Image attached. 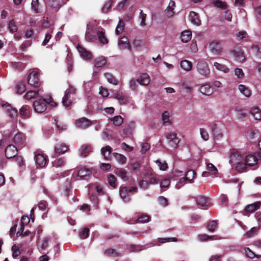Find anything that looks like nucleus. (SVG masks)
<instances>
[{"instance_id":"1","label":"nucleus","mask_w":261,"mask_h":261,"mask_svg":"<svg viewBox=\"0 0 261 261\" xmlns=\"http://www.w3.org/2000/svg\"><path fill=\"white\" fill-rule=\"evenodd\" d=\"M257 158L255 155L249 154L245 158L243 156V163L237 164V170L243 172L246 169L247 166H253L257 163Z\"/></svg>"},{"instance_id":"2","label":"nucleus","mask_w":261,"mask_h":261,"mask_svg":"<svg viewBox=\"0 0 261 261\" xmlns=\"http://www.w3.org/2000/svg\"><path fill=\"white\" fill-rule=\"evenodd\" d=\"M28 85L31 87L38 88L41 85V82L39 78V72L38 69H34L28 75L27 78Z\"/></svg>"},{"instance_id":"3","label":"nucleus","mask_w":261,"mask_h":261,"mask_svg":"<svg viewBox=\"0 0 261 261\" xmlns=\"http://www.w3.org/2000/svg\"><path fill=\"white\" fill-rule=\"evenodd\" d=\"M13 142L18 149H21L26 145V136L22 133L18 132L13 138Z\"/></svg>"},{"instance_id":"4","label":"nucleus","mask_w":261,"mask_h":261,"mask_svg":"<svg viewBox=\"0 0 261 261\" xmlns=\"http://www.w3.org/2000/svg\"><path fill=\"white\" fill-rule=\"evenodd\" d=\"M197 70L201 75L207 77L210 73L208 64L204 60L199 61L197 63Z\"/></svg>"},{"instance_id":"5","label":"nucleus","mask_w":261,"mask_h":261,"mask_svg":"<svg viewBox=\"0 0 261 261\" xmlns=\"http://www.w3.org/2000/svg\"><path fill=\"white\" fill-rule=\"evenodd\" d=\"M33 107L35 112L38 113L44 112L47 108L45 99H40L34 101Z\"/></svg>"},{"instance_id":"6","label":"nucleus","mask_w":261,"mask_h":261,"mask_svg":"<svg viewBox=\"0 0 261 261\" xmlns=\"http://www.w3.org/2000/svg\"><path fill=\"white\" fill-rule=\"evenodd\" d=\"M18 149V148L13 144L8 145L5 151L6 158L8 159L14 158L17 154Z\"/></svg>"},{"instance_id":"7","label":"nucleus","mask_w":261,"mask_h":261,"mask_svg":"<svg viewBox=\"0 0 261 261\" xmlns=\"http://www.w3.org/2000/svg\"><path fill=\"white\" fill-rule=\"evenodd\" d=\"M210 48L212 53L215 55H219L222 51V45L218 41H213L210 44Z\"/></svg>"},{"instance_id":"8","label":"nucleus","mask_w":261,"mask_h":261,"mask_svg":"<svg viewBox=\"0 0 261 261\" xmlns=\"http://www.w3.org/2000/svg\"><path fill=\"white\" fill-rule=\"evenodd\" d=\"M47 158L46 155L38 153L35 154L34 159L36 164L40 167L42 168L45 167L47 163Z\"/></svg>"},{"instance_id":"9","label":"nucleus","mask_w":261,"mask_h":261,"mask_svg":"<svg viewBox=\"0 0 261 261\" xmlns=\"http://www.w3.org/2000/svg\"><path fill=\"white\" fill-rule=\"evenodd\" d=\"M243 156L241 155L238 152H232L230 155L229 162L231 164H235L237 168V164L243 163Z\"/></svg>"},{"instance_id":"10","label":"nucleus","mask_w":261,"mask_h":261,"mask_svg":"<svg viewBox=\"0 0 261 261\" xmlns=\"http://www.w3.org/2000/svg\"><path fill=\"white\" fill-rule=\"evenodd\" d=\"M232 53L236 61L242 62L246 60L244 53L241 48L238 47L232 50Z\"/></svg>"},{"instance_id":"11","label":"nucleus","mask_w":261,"mask_h":261,"mask_svg":"<svg viewBox=\"0 0 261 261\" xmlns=\"http://www.w3.org/2000/svg\"><path fill=\"white\" fill-rule=\"evenodd\" d=\"M92 172V168H88L85 167L81 168L78 172L77 176L82 179H86L89 177Z\"/></svg>"},{"instance_id":"12","label":"nucleus","mask_w":261,"mask_h":261,"mask_svg":"<svg viewBox=\"0 0 261 261\" xmlns=\"http://www.w3.org/2000/svg\"><path fill=\"white\" fill-rule=\"evenodd\" d=\"M261 205L260 201H256L253 203L247 205L245 209L244 215H247V213H253L258 210Z\"/></svg>"},{"instance_id":"13","label":"nucleus","mask_w":261,"mask_h":261,"mask_svg":"<svg viewBox=\"0 0 261 261\" xmlns=\"http://www.w3.org/2000/svg\"><path fill=\"white\" fill-rule=\"evenodd\" d=\"M91 122L89 119L83 117L76 121L75 124L77 127L86 128L91 125Z\"/></svg>"},{"instance_id":"14","label":"nucleus","mask_w":261,"mask_h":261,"mask_svg":"<svg viewBox=\"0 0 261 261\" xmlns=\"http://www.w3.org/2000/svg\"><path fill=\"white\" fill-rule=\"evenodd\" d=\"M210 127L215 139H219L223 136V134L221 129L218 127L216 123H212L210 125Z\"/></svg>"},{"instance_id":"15","label":"nucleus","mask_w":261,"mask_h":261,"mask_svg":"<svg viewBox=\"0 0 261 261\" xmlns=\"http://www.w3.org/2000/svg\"><path fill=\"white\" fill-rule=\"evenodd\" d=\"M92 148L90 144H83L79 149L80 155L82 157H86L92 151Z\"/></svg>"},{"instance_id":"16","label":"nucleus","mask_w":261,"mask_h":261,"mask_svg":"<svg viewBox=\"0 0 261 261\" xmlns=\"http://www.w3.org/2000/svg\"><path fill=\"white\" fill-rule=\"evenodd\" d=\"M77 48L79 52L80 53L81 56L84 59L89 60L92 58V55L91 53L88 50H87L86 48L83 47L82 46L78 44L77 46Z\"/></svg>"},{"instance_id":"17","label":"nucleus","mask_w":261,"mask_h":261,"mask_svg":"<svg viewBox=\"0 0 261 261\" xmlns=\"http://www.w3.org/2000/svg\"><path fill=\"white\" fill-rule=\"evenodd\" d=\"M197 204L201 207H206L209 203L210 199L203 195H199L195 198Z\"/></svg>"},{"instance_id":"18","label":"nucleus","mask_w":261,"mask_h":261,"mask_svg":"<svg viewBox=\"0 0 261 261\" xmlns=\"http://www.w3.org/2000/svg\"><path fill=\"white\" fill-rule=\"evenodd\" d=\"M119 194L121 198L124 202H128L130 201V197L129 195L128 188L126 187H120Z\"/></svg>"},{"instance_id":"19","label":"nucleus","mask_w":261,"mask_h":261,"mask_svg":"<svg viewBox=\"0 0 261 261\" xmlns=\"http://www.w3.org/2000/svg\"><path fill=\"white\" fill-rule=\"evenodd\" d=\"M69 149L68 146L64 143H58L55 146V152L60 154L65 153Z\"/></svg>"},{"instance_id":"20","label":"nucleus","mask_w":261,"mask_h":261,"mask_svg":"<svg viewBox=\"0 0 261 261\" xmlns=\"http://www.w3.org/2000/svg\"><path fill=\"white\" fill-rule=\"evenodd\" d=\"M112 151V148L111 146L107 145L102 147L101 149V153L103 156L105 160H110L111 159V153Z\"/></svg>"},{"instance_id":"21","label":"nucleus","mask_w":261,"mask_h":261,"mask_svg":"<svg viewBox=\"0 0 261 261\" xmlns=\"http://www.w3.org/2000/svg\"><path fill=\"white\" fill-rule=\"evenodd\" d=\"M200 92L205 95H211L213 93V88L208 84L201 86L200 88Z\"/></svg>"},{"instance_id":"22","label":"nucleus","mask_w":261,"mask_h":261,"mask_svg":"<svg viewBox=\"0 0 261 261\" xmlns=\"http://www.w3.org/2000/svg\"><path fill=\"white\" fill-rule=\"evenodd\" d=\"M119 46L120 49H124L125 48L128 49L130 50V45L129 43L128 40L126 37H123L120 38L118 42Z\"/></svg>"},{"instance_id":"23","label":"nucleus","mask_w":261,"mask_h":261,"mask_svg":"<svg viewBox=\"0 0 261 261\" xmlns=\"http://www.w3.org/2000/svg\"><path fill=\"white\" fill-rule=\"evenodd\" d=\"M137 82L142 85H147L150 83V77L146 73L141 74L140 76L137 79Z\"/></svg>"},{"instance_id":"24","label":"nucleus","mask_w":261,"mask_h":261,"mask_svg":"<svg viewBox=\"0 0 261 261\" xmlns=\"http://www.w3.org/2000/svg\"><path fill=\"white\" fill-rule=\"evenodd\" d=\"M191 21L192 23L196 25H200L201 24V21L199 18L198 14L194 11H191L189 14Z\"/></svg>"},{"instance_id":"25","label":"nucleus","mask_w":261,"mask_h":261,"mask_svg":"<svg viewBox=\"0 0 261 261\" xmlns=\"http://www.w3.org/2000/svg\"><path fill=\"white\" fill-rule=\"evenodd\" d=\"M114 98L118 100L121 105L126 104L127 102V97L124 95L122 93H116L113 95Z\"/></svg>"},{"instance_id":"26","label":"nucleus","mask_w":261,"mask_h":261,"mask_svg":"<svg viewBox=\"0 0 261 261\" xmlns=\"http://www.w3.org/2000/svg\"><path fill=\"white\" fill-rule=\"evenodd\" d=\"M181 40L182 42L187 43L191 39L192 33L189 30L183 31L181 34Z\"/></svg>"},{"instance_id":"27","label":"nucleus","mask_w":261,"mask_h":261,"mask_svg":"<svg viewBox=\"0 0 261 261\" xmlns=\"http://www.w3.org/2000/svg\"><path fill=\"white\" fill-rule=\"evenodd\" d=\"M19 114L24 118H29L31 115L30 108L28 106H23L19 110Z\"/></svg>"},{"instance_id":"28","label":"nucleus","mask_w":261,"mask_h":261,"mask_svg":"<svg viewBox=\"0 0 261 261\" xmlns=\"http://www.w3.org/2000/svg\"><path fill=\"white\" fill-rule=\"evenodd\" d=\"M167 138L170 141V142L173 143L172 146L176 148L177 145L179 142V140L177 138L176 134L170 133L167 136Z\"/></svg>"},{"instance_id":"29","label":"nucleus","mask_w":261,"mask_h":261,"mask_svg":"<svg viewBox=\"0 0 261 261\" xmlns=\"http://www.w3.org/2000/svg\"><path fill=\"white\" fill-rule=\"evenodd\" d=\"M238 89L240 92L247 97L251 96V92L249 88L244 85L241 84L238 86Z\"/></svg>"},{"instance_id":"30","label":"nucleus","mask_w":261,"mask_h":261,"mask_svg":"<svg viewBox=\"0 0 261 261\" xmlns=\"http://www.w3.org/2000/svg\"><path fill=\"white\" fill-rule=\"evenodd\" d=\"M97 36L100 41L102 44H108L109 40L105 35V33L103 31H98L97 32Z\"/></svg>"},{"instance_id":"31","label":"nucleus","mask_w":261,"mask_h":261,"mask_svg":"<svg viewBox=\"0 0 261 261\" xmlns=\"http://www.w3.org/2000/svg\"><path fill=\"white\" fill-rule=\"evenodd\" d=\"M107 62L106 58L103 57H99L97 58L94 61V66L97 68L101 67L106 65Z\"/></svg>"},{"instance_id":"32","label":"nucleus","mask_w":261,"mask_h":261,"mask_svg":"<svg viewBox=\"0 0 261 261\" xmlns=\"http://www.w3.org/2000/svg\"><path fill=\"white\" fill-rule=\"evenodd\" d=\"M250 114L255 120H261V110L258 107H254L250 111Z\"/></svg>"},{"instance_id":"33","label":"nucleus","mask_w":261,"mask_h":261,"mask_svg":"<svg viewBox=\"0 0 261 261\" xmlns=\"http://www.w3.org/2000/svg\"><path fill=\"white\" fill-rule=\"evenodd\" d=\"M192 62L185 60L180 62V67L185 71H189L192 69Z\"/></svg>"},{"instance_id":"34","label":"nucleus","mask_w":261,"mask_h":261,"mask_svg":"<svg viewBox=\"0 0 261 261\" xmlns=\"http://www.w3.org/2000/svg\"><path fill=\"white\" fill-rule=\"evenodd\" d=\"M135 127V123L134 122H130L127 126H125L123 129V132L125 135H130Z\"/></svg>"},{"instance_id":"35","label":"nucleus","mask_w":261,"mask_h":261,"mask_svg":"<svg viewBox=\"0 0 261 261\" xmlns=\"http://www.w3.org/2000/svg\"><path fill=\"white\" fill-rule=\"evenodd\" d=\"M198 239L201 241H207L208 240H218L219 237L217 236H208L206 234L198 235Z\"/></svg>"},{"instance_id":"36","label":"nucleus","mask_w":261,"mask_h":261,"mask_svg":"<svg viewBox=\"0 0 261 261\" xmlns=\"http://www.w3.org/2000/svg\"><path fill=\"white\" fill-rule=\"evenodd\" d=\"M104 76L108 82L111 84L116 85L118 84V80L110 73H105Z\"/></svg>"},{"instance_id":"37","label":"nucleus","mask_w":261,"mask_h":261,"mask_svg":"<svg viewBox=\"0 0 261 261\" xmlns=\"http://www.w3.org/2000/svg\"><path fill=\"white\" fill-rule=\"evenodd\" d=\"M53 166L54 167H61L65 164V159L64 158H61L55 160L53 162Z\"/></svg>"},{"instance_id":"38","label":"nucleus","mask_w":261,"mask_h":261,"mask_svg":"<svg viewBox=\"0 0 261 261\" xmlns=\"http://www.w3.org/2000/svg\"><path fill=\"white\" fill-rule=\"evenodd\" d=\"M217 225L218 224L216 220H212L207 223L206 228L208 231L214 232L217 229Z\"/></svg>"},{"instance_id":"39","label":"nucleus","mask_w":261,"mask_h":261,"mask_svg":"<svg viewBox=\"0 0 261 261\" xmlns=\"http://www.w3.org/2000/svg\"><path fill=\"white\" fill-rule=\"evenodd\" d=\"M103 253L106 256L109 257H116L119 256V253L115 249L113 248H108L104 251Z\"/></svg>"},{"instance_id":"40","label":"nucleus","mask_w":261,"mask_h":261,"mask_svg":"<svg viewBox=\"0 0 261 261\" xmlns=\"http://www.w3.org/2000/svg\"><path fill=\"white\" fill-rule=\"evenodd\" d=\"M175 5V2L173 1H170L169 6L166 9V13L168 16L171 17L174 15V12H173V10Z\"/></svg>"},{"instance_id":"41","label":"nucleus","mask_w":261,"mask_h":261,"mask_svg":"<svg viewBox=\"0 0 261 261\" xmlns=\"http://www.w3.org/2000/svg\"><path fill=\"white\" fill-rule=\"evenodd\" d=\"M214 66L216 69L222 71L225 73H227L229 71V68H227L225 65L220 64L218 62H214Z\"/></svg>"},{"instance_id":"42","label":"nucleus","mask_w":261,"mask_h":261,"mask_svg":"<svg viewBox=\"0 0 261 261\" xmlns=\"http://www.w3.org/2000/svg\"><path fill=\"white\" fill-rule=\"evenodd\" d=\"M111 121H113V124L117 126H120L123 122V118L120 116H116L111 119Z\"/></svg>"},{"instance_id":"43","label":"nucleus","mask_w":261,"mask_h":261,"mask_svg":"<svg viewBox=\"0 0 261 261\" xmlns=\"http://www.w3.org/2000/svg\"><path fill=\"white\" fill-rule=\"evenodd\" d=\"M113 155L115 159L121 164H124L126 162V158L121 154L116 152L113 153Z\"/></svg>"},{"instance_id":"44","label":"nucleus","mask_w":261,"mask_h":261,"mask_svg":"<svg viewBox=\"0 0 261 261\" xmlns=\"http://www.w3.org/2000/svg\"><path fill=\"white\" fill-rule=\"evenodd\" d=\"M108 183L113 188L117 187L116 178L113 174H110L108 176Z\"/></svg>"},{"instance_id":"45","label":"nucleus","mask_w":261,"mask_h":261,"mask_svg":"<svg viewBox=\"0 0 261 261\" xmlns=\"http://www.w3.org/2000/svg\"><path fill=\"white\" fill-rule=\"evenodd\" d=\"M39 90H30L27 92L24 95V98L27 99H32L35 97L38 94Z\"/></svg>"},{"instance_id":"46","label":"nucleus","mask_w":261,"mask_h":261,"mask_svg":"<svg viewBox=\"0 0 261 261\" xmlns=\"http://www.w3.org/2000/svg\"><path fill=\"white\" fill-rule=\"evenodd\" d=\"M16 92L19 94H22L25 90V85L23 82L18 83L16 86Z\"/></svg>"},{"instance_id":"47","label":"nucleus","mask_w":261,"mask_h":261,"mask_svg":"<svg viewBox=\"0 0 261 261\" xmlns=\"http://www.w3.org/2000/svg\"><path fill=\"white\" fill-rule=\"evenodd\" d=\"M129 250L131 252H137L143 250L144 248L143 246L140 245L130 244L129 245Z\"/></svg>"},{"instance_id":"48","label":"nucleus","mask_w":261,"mask_h":261,"mask_svg":"<svg viewBox=\"0 0 261 261\" xmlns=\"http://www.w3.org/2000/svg\"><path fill=\"white\" fill-rule=\"evenodd\" d=\"M113 4V0H109L108 2L106 3L101 9L102 12L104 13H107L111 9Z\"/></svg>"},{"instance_id":"49","label":"nucleus","mask_w":261,"mask_h":261,"mask_svg":"<svg viewBox=\"0 0 261 261\" xmlns=\"http://www.w3.org/2000/svg\"><path fill=\"white\" fill-rule=\"evenodd\" d=\"M150 217L147 214L140 215L136 221V223H146L149 221Z\"/></svg>"},{"instance_id":"50","label":"nucleus","mask_w":261,"mask_h":261,"mask_svg":"<svg viewBox=\"0 0 261 261\" xmlns=\"http://www.w3.org/2000/svg\"><path fill=\"white\" fill-rule=\"evenodd\" d=\"M196 175V172L194 170H189L187 172L185 176L186 177L187 180L190 182H192L193 179L195 178Z\"/></svg>"},{"instance_id":"51","label":"nucleus","mask_w":261,"mask_h":261,"mask_svg":"<svg viewBox=\"0 0 261 261\" xmlns=\"http://www.w3.org/2000/svg\"><path fill=\"white\" fill-rule=\"evenodd\" d=\"M215 7L220 8L221 9L225 10L227 9V5L225 2H223L220 0H217L213 2Z\"/></svg>"},{"instance_id":"52","label":"nucleus","mask_w":261,"mask_h":261,"mask_svg":"<svg viewBox=\"0 0 261 261\" xmlns=\"http://www.w3.org/2000/svg\"><path fill=\"white\" fill-rule=\"evenodd\" d=\"M116 174L118 176L120 177L122 179L124 180H126L127 178V172L126 171L123 169H118L116 172Z\"/></svg>"},{"instance_id":"53","label":"nucleus","mask_w":261,"mask_h":261,"mask_svg":"<svg viewBox=\"0 0 261 261\" xmlns=\"http://www.w3.org/2000/svg\"><path fill=\"white\" fill-rule=\"evenodd\" d=\"M71 188V183L67 181L63 186V190L66 196L68 197L69 196Z\"/></svg>"},{"instance_id":"54","label":"nucleus","mask_w":261,"mask_h":261,"mask_svg":"<svg viewBox=\"0 0 261 261\" xmlns=\"http://www.w3.org/2000/svg\"><path fill=\"white\" fill-rule=\"evenodd\" d=\"M39 0H32L31 3V8L35 13H39Z\"/></svg>"},{"instance_id":"55","label":"nucleus","mask_w":261,"mask_h":261,"mask_svg":"<svg viewBox=\"0 0 261 261\" xmlns=\"http://www.w3.org/2000/svg\"><path fill=\"white\" fill-rule=\"evenodd\" d=\"M66 63L67 64V71L68 72H72L73 70L72 59L70 57L67 56L66 58Z\"/></svg>"},{"instance_id":"56","label":"nucleus","mask_w":261,"mask_h":261,"mask_svg":"<svg viewBox=\"0 0 261 261\" xmlns=\"http://www.w3.org/2000/svg\"><path fill=\"white\" fill-rule=\"evenodd\" d=\"M9 29L11 32L14 33L17 31V27L13 19L11 20L9 22Z\"/></svg>"},{"instance_id":"57","label":"nucleus","mask_w":261,"mask_h":261,"mask_svg":"<svg viewBox=\"0 0 261 261\" xmlns=\"http://www.w3.org/2000/svg\"><path fill=\"white\" fill-rule=\"evenodd\" d=\"M89 234V229L86 227L84 228L82 231L80 233L79 236L82 239H85L87 238Z\"/></svg>"},{"instance_id":"58","label":"nucleus","mask_w":261,"mask_h":261,"mask_svg":"<svg viewBox=\"0 0 261 261\" xmlns=\"http://www.w3.org/2000/svg\"><path fill=\"white\" fill-rule=\"evenodd\" d=\"M180 88L185 90L186 92H191L193 90V87L186 82H184L181 84Z\"/></svg>"},{"instance_id":"59","label":"nucleus","mask_w":261,"mask_h":261,"mask_svg":"<svg viewBox=\"0 0 261 261\" xmlns=\"http://www.w3.org/2000/svg\"><path fill=\"white\" fill-rule=\"evenodd\" d=\"M11 250L12 251V256L13 258H16L20 254L18 247L15 244L12 246Z\"/></svg>"},{"instance_id":"60","label":"nucleus","mask_w":261,"mask_h":261,"mask_svg":"<svg viewBox=\"0 0 261 261\" xmlns=\"http://www.w3.org/2000/svg\"><path fill=\"white\" fill-rule=\"evenodd\" d=\"M124 24L121 19L119 21V23L116 28L115 32L117 35H119L123 30Z\"/></svg>"},{"instance_id":"61","label":"nucleus","mask_w":261,"mask_h":261,"mask_svg":"<svg viewBox=\"0 0 261 261\" xmlns=\"http://www.w3.org/2000/svg\"><path fill=\"white\" fill-rule=\"evenodd\" d=\"M244 252L246 256L250 258H253L256 256L255 254L249 248H245Z\"/></svg>"},{"instance_id":"62","label":"nucleus","mask_w":261,"mask_h":261,"mask_svg":"<svg viewBox=\"0 0 261 261\" xmlns=\"http://www.w3.org/2000/svg\"><path fill=\"white\" fill-rule=\"evenodd\" d=\"M76 91V89L72 86H69L68 88L65 91L66 92V97L68 95H74L75 94Z\"/></svg>"},{"instance_id":"63","label":"nucleus","mask_w":261,"mask_h":261,"mask_svg":"<svg viewBox=\"0 0 261 261\" xmlns=\"http://www.w3.org/2000/svg\"><path fill=\"white\" fill-rule=\"evenodd\" d=\"M237 112V117L239 119L242 120L247 116V113L244 110H238Z\"/></svg>"},{"instance_id":"64","label":"nucleus","mask_w":261,"mask_h":261,"mask_svg":"<svg viewBox=\"0 0 261 261\" xmlns=\"http://www.w3.org/2000/svg\"><path fill=\"white\" fill-rule=\"evenodd\" d=\"M170 184V178H165L161 180L160 182V187L162 188H167L169 187Z\"/></svg>"}]
</instances>
